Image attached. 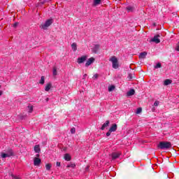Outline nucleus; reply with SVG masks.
Here are the masks:
<instances>
[{
	"instance_id": "1",
	"label": "nucleus",
	"mask_w": 179,
	"mask_h": 179,
	"mask_svg": "<svg viewBox=\"0 0 179 179\" xmlns=\"http://www.w3.org/2000/svg\"><path fill=\"white\" fill-rule=\"evenodd\" d=\"M109 61L112 62V66L113 69H118L120 64H118V59L115 56H113L110 58Z\"/></svg>"
},
{
	"instance_id": "2",
	"label": "nucleus",
	"mask_w": 179,
	"mask_h": 179,
	"mask_svg": "<svg viewBox=\"0 0 179 179\" xmlns=\"http://www.w3.org/2000/svg\"><path fill=\"white\" fill-rule=\"evenodd\" d=\"M157 146L159 149H170L171 148V143L162 141Z\"/></svg>"
},
{
	"instance_id": "3",
	"label": "nucleus",
	"mask_w": 179,
	"mask_h": 179,
	"mask_svg": "<svg viewBox=\"0 0 179 179\" xmlns=\"http://www.w3.org/2000/svg\"><path fill=\"white\" fill-rule=\"evenodd\" d=\"M52 24V19H49L45 22V23H42L40 26L41 29L43 30H47L50 26Z\"/></svg>"
},
{
	"instance_id": "4",
	"label": "nucleus",
	"mask_w": 179,
	"mask_h": 179,
	"mask_svg": "<svg viewBox=\"0 0 179 179\" xmlns=\"http://www.w3.org/2000/svg\"><path fill=\"white\" fill-rule=\"evenodd\" d=\"M86 59H87V56H82L81 57L78 58L77 62L78 64H83Z\"/></svg>"
},
{
	"instance_id": "5",
	"label": "nucleus",
	"mask_w": 179,
	"mask_h": 179,
	"mask_svg": "<svg viewBox=\"0 0 179 179\" xmlns=\"http://www.w3.org/2000/svg\"><path fill=\"white\" fill-rule=\"evenodd\" d=\"M159 37H160V35H156L154 36V38H152L151 39V41H152V43H155L156 44H159V43H160V39H159Z\"/></svg>"
},
{
	"instance_id": "6",
	"label": "nucleus",
	"mask_w": 179,
	"mask_h": 179,
	"mask_svg": "<svg viewBox=\"0 0 179 179\" xmlns=\"http://www.w3.org/2000/svg\"><path fill=\"white\" fill-rule=\"evenodd\" d=\"M120 156H121V154L119 152H113L111 155L112 157V160H115L117 159H118V157H120Z\"/></svg>"
},
{
	"instance_id": "7",
	"label": "nucleus",
	"mask_w": 179,
	"mask_h": 179,
	"mask_svg": "<svg viewBox=\"0 0 179 179\" xmlns=\"http://www.w3.org/2000/svg\"><path fill=\"white\" fill-rule=\"evenodd\" d=\"M93 62H94V58L90 57L88 59V61H87V62L85 64V66H90V65H92V64H93Z\"/></svg>"
},
{
	"instance_id": "8",
	"label": "nucleus",
	"mask_w": 179,
	"mask_h": 179,
	"mask_svg": "<svg viewBox=\"0 0 179 179\" xmlns=\"http://www.w3.org/2000/svg\"><path fill=\"white\" fill-rule=\"evenodd\" d=\"M41 163V159L40 158L35 157L34 159V166H39Z\"/></svg>"
},
{
	"instance_id": "9",
	"label": "nucleus",
	"mask_w": 179,
	"mask_h": 179,
	"mask_svg": "<svg viewBox=\"0 0 179 179\" xmlns=\"http://www.w3.org/2000/svg\"><path fill=\"white\" fill-rule=\"evenodd\" d=\"M117 124H112V126L109 129L110 132H115V131H117Z\"/></svg>"
},
{
	"instance_id": "10",
	"label": "nucleus",
	"mask_w": 179,
	"mask_h": 179,
	"mask_svg": "<svg viewBox=\"0 0 179 179\" xmlns=\"http://www.w3.org/2000/svg\"><path fill=\"white\" fill-rule=\"evenodd\" d=\"M147 55H148V52H143L140 53L139 58H140V59H145L146 58Z\"/></svg>"
},
{
	"instance_id": "11",
	"label": "nucleus",
	"mask_w": 179,
	"mask_h": 179,
	"mask_svg": "<svg viewBox=\"0 0 179 179\" xmlns=\"http://www.w3.org/2000/svg\"><path fill=\"white\" fill-rule=\"evenodd\" d=\"M108 125H110V120H107L101 127V129L102 131H104V129H106V128H107V127H108Z\"/></svg>"
},
{
	"instance_id": "12",
	"label": "nucleus",
	"mask_w": 179,
	"mask_h": 179,
	"mask_svg": "<svg viewBox=\"0 0 179 179\" xmlns=\"http://www.w3.org/2000/svg\"><path fill=\"white\" fill-rule=\"evenodd\" d=\"M99 50H100V45H95L92 48V52H94V54H96Z\"/></svg>"
},
{
	"instance_id": "13",
	"label": "nucleus",
	"mask_w": 179,
	"mask_h": 179,
	"mask_svg": "<svg viewBox=\"0 0 179 179\" xmlns=\"http://www.w3.org/2000/svg\"><path fill=\"white\" fill-rule=\"evenodd\" d=\"M134 94H135V90H134V89H131L129 92H127V97L134 96Z\"/></svg>"
},
{
	"instance_id": "14",
	"label": "nucleus",
	"mask_w": 179,
	"mask_h": 179,
	"mask_svg": "<svg viewBox=\"0 0 179 179\" xmlns=\"http://www.w3.org/2000/svg\"><path fill=\"white\" fill-rule=\"evenodd\" d=\"M52 87V84L51 83H48L45 87V92H50V89Z\"/></svg>"
},
{
	"instance_id": "15",
	"label": "nucleus",
	"mask_w": 179,
	"mask_h": 179,
	"mask_svg": "<svg viewBox=\"0 0 179 179\" xmlns=\"http://www.w3.org/2000/svg\"><path fill=\"white\" fill-rule=\"evenodd\" d=\"M64 159L66 160V162H71L72 157L69 154H65Z\"/></svg>"
},
{
	"instance_id": "16",
	"label": "nucleus",
	"mask_w": 179,
	"mask_h": 179,
	"mask_svg": "<svg viewBox=\"0 0 179 179\" xmlns=\"http://www.w3.org/2000/svg\"><path fill=\"white\" fill-rule=\"evenodd\" d=\"M173 83V80L170 79H166L164 81V86H169V85H171Z\"/></svg>"
},
{
	"instance_id": "17",
	"label": "nucleus",
	"mask_w": 179,
	"mask_h": 179,
	"mask_svg": "<svg viewBox=\"0 0 179 179\" xmlns=\"http://www.w3.org/2000/svg\"><path fill=\"white\" fill-rule=\"evenodd\" d=\"M34 152H36V153H40V152H41V149H40V145H36L35 146H34Z\"/></svg>"
},
{
	"instance_id": "18",
	"label": "nucleus",
	"mask_w": 179,
	"mask_h": 179,
	"mask_svg": "<svg viewBox=\"0 0 179 179\" xmlns=\"http://www.w3.org/2000/svg\"><path fill=\"white\" fill-rule=\"evenodd\" d=\"M126 9H127V12H132L133 10H135V7L129 6L126 7Z\"/></svg>"
},
{
	"instance_id": "19",
	"label": "nucleus",
	"mask_w": 179,
	"mask_h": 179,
	"mask_svg": "<svg viewBox=\"0 0 179 179\" xmlns=\"http://www.w3.org/2000/svg\"><path fill=\"white\" fill-rule=\"evenodd\" d=\"M67 169L71 168V169H75V167H76V164H73V163H70L69 164H68L66 166Z\"/></svg>"
},
{
	"instance_id": "20",
	"label": "nucleus",
	"mask_w": 179,
	"mask_h": 179,
	"mask_svg": "<svg viewBox=\"0 0 179 179\" xmlns=\"http://www.w3.org/2000/svg\"><path fill=\"white\" fill-rule=\"evenodd\" d=\"M101 3V0H94V6H97V5H100Z\"/></svg>"
},
{
	"instance_id": "21",
	"label": "nucleus",
	"mask_w": 179,
	"mask_h": 179,
	"mask_svg": "<svg viewBox=\"0 0 179 179\" xmlns=\"http://www.w3.org/2000/svg\"><path fill=\"white\" fill-rule=\"evenodd\" d=\"M7 154L10 157V156H13V150H12V149H9L8 151L7 152Z\"/></svg>"
},
{
	"instance_id": "22",
	"label": "nucleus",
	"mask_w": 179,
	"mask_h": 179,
	"mask_svg": "<svg viewBox=\"0 0 179 179\" xmlns=\"http://www.w3.org/2000/svg\"><path fill=\"white\" fill-rule=\"evenodd\" d=\"M71 48H72V50H73V51H76V50H77L76 43H72Z\"/></svg>"
},
{
	"instance_id": "23",
	"label": "nucleus",
	"mask_w": 179,
	"mask_h": 179,
	"mask_svg": "<svg viewBox=\"0 0 179 179\" xmlns=\"http://www.w3.org/2000/svg\"><path fill=\"white\" fill-rule=\"evenodd\" d=\"M53 75H54V76H57V66L53 67Z\"/></svg>"
},
{
	"instance_id": "24",
	"label": "nucleus",
	"mask_w": 179,
	"mask_h": 179,
	"mask_svg": "<svg viewBox=\"0 0 179 179\" xmlns=\"http://www.w3.org/2000/svg\"><path fill=\"white\" fill-rule=\"evenodd\" d=\"M44 82H45V78L44 76H41L39 83H41V85H44Z\"/></svg>"
},
{
	"instance_id": "25",
	"label": "nucleus",
	"mask_w": 179,
	"mask_h": 179,
	"mask_svg": "<svg viewBox=\"0 0 179 179\" xmlns=\"http://www.w3.org/2000/svg\"><path fill=\"white\" fill-rule=\"evenodd\" d=\"M114 89H115V86L111 85V86L108 87V92H113V90H114Z\"/></svg>"
},
{
	"instance_id": "26",
	"label": "nucleus",
	"mask_w": 179,
	"mask_h": 179,
	"mask_svg": "<svg viewBox=\"0 0 179 179\" xmlns=\"http://www.w3.org/2000/svg\"><path fill=\"white\" fill-rule=\"evenodd\" d=\"M1 157H3V159H5L6 157H10L8 153H3V154H1Z\"/></svg>"
},
{
	"instance_id": "27",
	"label": "nucleus",
	"mask_w": 179,
	"mask_h": 179,
	"mask_svg": "<svg viewBox=\"0 0 179 179\" xmlns=\"http://www.w3.org/2000/svg\"><path fill=\"white\" fill-rule=\"evenodd\" d=\"M141 113H142V108H138L136 114H141Z\"/></svg>"
},
{
	"instance_id": "28",
	"label": "nucleus",
	"mask_w": 179,
	"mask_h": 179,
	"mask_svg": "<svg viewBox=\"0 0 179 179\" xmlns=\"http://www.w3.org/2000/svg\"><path fill=\"white\" fill-rule=\"evenodd\" d=\"M159 68H162V64H160V63H158V64H157L156 66H155V69H157Z\"/></svg>"
},
{
	"instance_id": "29",
	"label": "nucleus",
	"mask_w": 179,
	"mask_h": 179,
	"mask_svg": "<svg viewBox=\"0 0 179 179\" xmlns=\"http://www.w3.org/2000/svg\"><path fill=\"white\" fill-rule=\"evenodd\" d=\"M45 167H46V170H51V164H47L45 165Z\"/></svg>"
},
{
	"instance_id": "30",
	"label": "nucleus",
	"mask_w": 179,
	"mask_h": 179,
	"mask_svg": "<svg viewBox=\"0 0 179 179\" xmlns=\"http://www.w3.org/2000/svg\"><path fill=\"white\" fill-rule=\"evenodd\" d=\"M29 113H33V106H28Z\"/></svg>"
},
{
	"instance_id": "31",
	"label": "nucleus",
	"mask_w": 179,
	"mask_h": 179,
	"mask_svg": "<svg viewBox=\"0 0 179 179\" xmlns=\"http://www.w3.org/2000/svg\"><path fill=\"white\" fill-rule=\"evenodd\" d=\"M75 132H76V129L74 127L71 128V134H75Z\"/></svg>"
},
{
	"instance_id": "32",
	"label": "nucleus",
	"mask_w": 179,
	"mask_h": 179,
	"mask_svg": "<svg viewBox=\"0 0 179 179\" xmlns=\"http://www.w3.org/2000/svg\"><path fill=\"white\" fill-rule=\"evenodd\" d=\"M159 101H155V102L154 103L155 107H157V106H159Z\"/></svg>"
},
{
	"instance_id": "33",
	"label": "nucleus",
	"mask_w": 179,
	"mask_h": 179,
	"mask_svg": "<svg viewBox=\"0 0 179 179\" xmlns=\"http://www.w3.org/2000/svg\"><path fill=\"white\" fill-rule=\"evenodd\" d=\"M127 78H128L129 80H131V79H132L134 77L132 76V74L130 73V74H129Z\"/></svg>"
},
{
	"instance_id": "34",
	"label": "nucleus",
	"mask_w": 179,
	"mask_h": 179,
	"mask_svg": "<svg viewBox=\"0 0 179 179\" xmlns=\"http://www.w3.org/2000/svg\"><path fill=\"white\" fill-rule=\"evenodd\" d=\"M56 165H57V167H61V162H57Z\"/></svg>"
},
{
	"instance_id": "35",
	"label": "nucleus",
	"mask_w": 179,
	"mask_h": 179,
	"mask_svg": "<svg viewBox=\"0 0 179 179\" xmlns=\"http://www.w3.org/2000/svg\"><path fill=\"white\" fill-rule=\"evenodd\" d=\"M19 26V22H15L13 24V27H17Z\"/></svg>"
},
{
	"instance_id": "36",
	"label": "nucleus",
	"mask_w": 179,
	"mask_h": 179,
	"mask_svg": "<svg viewBox=\"0 0 179 179\" xmlns=\"http://www.w3.org/2000/svg\"><path fill=\"white\" fill-rule=\"evenodd\" d=\"M111 132L113 131H110V130H108V131L106 133V136H110V135H111Z\"/></svg>"
},
{
	"instance_id": "37",
	"label": "nucleus",
	"mask_w": 179,
	"mask_h": 179,
	"mask_svg": "<svg viewBox=\"0 0 179 179\" xmlns=\"http://www.w3.org/2000/svg\"><path fill=\"white\" fill-rule=\"evenodd\" d=\"M93 78H94V79H97V78H99V74H95V75L93 76Z\"/></svg>"
},
{
	"instance_id": "38",
	"label": "nucleus",
	"mask_w": 179,
	"mask_h": 179,
	"mask_svg": "<svg viewBox=\"0 0 179 179\" xmlns=\"http://www.w3.org/2000/svg\"><path fill=\"white\" fill-rule=\"evenodd\" d=\"M3 94L2 91H0V96Z\"/></svg>"
},
{
	"instance_id": "39",
	"label": "nucleus",
	"mask_w": 179,
	"mask_h": 179,
	"mask_svg": "<svg viewBox=\"0 0 179 179\" xmlns=\"http://www.w3.org/2000/svg\"><path fill=\"white\" fill-rule=\"evenodd\" d=\"M38 156H40V155H38H38H36V157H38Z\"/></svg>"
},
{
	"instance_id": "40",
	"label": "nucleus",
	"mask_w": 179,
	"mask_h": 179,
	"mask_svg": "<svg viewBox=\"0 0 179 179\" xmlns=\"http://www.w3.org/2000/svg\"><path fill=\"white\" fill-rule=\"evenodd\" d=\"M84 76H86V74H85V75H84Z\"/></svg>"
},
{
	"instance_id": "41",
	"label": "nucleus",
	"mask_w": 179,
	"mask_h": 179,
	"mask_svg": "<svg viewBox=\"0 0 179 179\" xmlns=\"http://www.w3.org/2000/svg\"><path fill=\"white\" fill-rule=\"evenodd\" d=\"M119 1H121V0H119Z\"/></svg>"
}]
</instances>
